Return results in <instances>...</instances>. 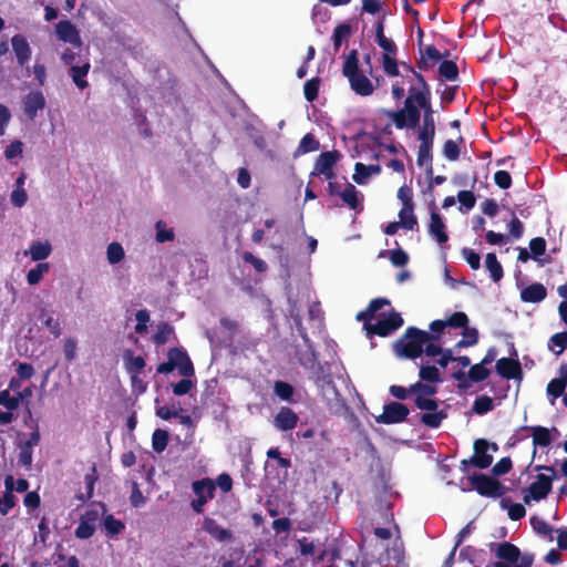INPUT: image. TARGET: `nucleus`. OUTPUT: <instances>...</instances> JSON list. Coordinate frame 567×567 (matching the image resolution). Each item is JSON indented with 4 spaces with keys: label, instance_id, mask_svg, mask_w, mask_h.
Here are the masks:
<instances>
[{
    "label": "nucleus",
    "instance_id": "obj_1",
    "mask_svg": "<svg viewBox=\"0 0 567 567\" xmlns=\"http://www.w3.org/2000/svg\"><path fill=\"white\" fill-rule=\"evenodd\" d=\"M432 336L416 327H408L404 333L394 342L393 351L398 358L417 359L423 354L424 346L431 341Z\"/></svg>",
    "mask_w": 567,
    "mask_h": 567
},
{
    "label": "nucleus",
    "instance_id": "obj_2",
    "mask_svg": "<svg viewBox=\"0 0 567 567\" xmlns=\"http://www.w3.org/2000/svg\"><path fill=\"white\" fill-rule=\"evenodd\" d=\"M536 470H544L549 472L550 475L538 474L528 488L524 492L523 501L529 504L530 501L539 502L547 497L553 487V480L556 477V470L553 466L537 465Z\"/></svg>",
    "mask_w": 567,
    "mask_h": 567
},
{
    "label": "nucleus",
    "instance_id": "obj_3",
    "mask_svg": "<svg viewBox=\"0 0 567 567\" xmlns=\"http://www.w3.org/2000/svg\"><path fill=\"white\" fill-rule=\"evenodd\" d=\"M420 105L416 101L406 97L404 101V107L398 111L384 110V114L392 120L395 127L399 130L403 128H415L421 118Z\"/></svg>",
    "mask_w": 567,
    "mask_h": 567
},
{
    "label": "nucleus",
    "instance_id": "obj_4",
    "mask_svg": "<svg viewBox=\"0 0 567 567\" xmlns=\"http://www.w3.org/2000/svg\"><path fill=\"white\" fill-rule=\"evenodd\" d=\"M414 405L422 411H429L421 414V423L431 429H437L441 426L443 420L447 417V413L444 410L439 409V401L432 398H414Z\"/></svg>",
    "mask_w": 567,
    "mask_h": 567
},
{
    "label": "nucleus",
    "instance_id": "obj_5",
    "mask_svg": "<svg viewBox=\"0 0 567 567\" xmlns=\"http://www.w3.org/2000/svg\"><path fill=\"white\" fill-rule=\"evenodd\" d=\"M468 480L481 496L498 498L506 492V487L498 480L486 474H473Z\"/></svg>",
    "mask_w": 567,
    "mask_h": 567
},
{
    "label": "nucleus",
    "instance_id": "obj_6",
    "mask_svg": "<svg viewBox=\"0 0 567 567\" xmlns=\"http://www.w3.org/2000/svg\"><path fill=\"white\" fill-rule=\"evenodd\" d=\"M192 487L196 498L192 501L190 506L195 513L202 514L206 503L214 498L216 486L210 478H203L194 481Z\"/></svg>",
    "mask_w": 567,
    "mask_h": 567
},
{
    "label": "nucleus",
    "instance_id": "obj_7",
    "mask_svg": "<svg viewBox=\"0 0 567 567\" xmlns=\"http://www.w3.org/2000/svg\"><path fill=\"white\" fill-rule=\"evenodd\" d=\"M474 454L468 460L461 462V467L466 471L468 465H474L477 468L484 470L491 466L493 463V456L487 453L489 450V442L485 439H477L474 441Z\"/></svg>",
    "mask_w": 567,
    "mask_h": 567
},
{
    "label": "nucleus",
    "instance_id": "obj_8",
    "mask_svg": "<svg viewBox=\"0 0 567 567\" xmlns=\"http://www.w3.org/2000/svg\"><path fill=\"white\" fill-rule=\"evenodd\" d=\"M404 321L401 315L391 310L385 319L378 320L372 326L367 327L368 336L388 337L403 326Z\"/></svg>",
    "mask_w": 567,
    "mask_h": 567
},
{
    "label": "nucleus",
    "instance_id": "obj_9",
    "mask_svg": "<svg viewBox=\"0 0 567 567\" xmlns=\"http://www.w3.org/2000/svg\"><path fill=\"white\" fill-rule=\"evenodd\" d=\"M410 414L409 408L396 401L384 404L382 414L375 416V422L379 424H396L402 423Z\"/></svg>",
    "mask_w": 567,
    "mask_h": 567
},
{
    "label": "nucleus",
    "instance_id": "obj_10",
    "mask_svg": "<svg viewBox=\"0 0 567 567\" xmlns=\"http://www.w3.org/2000/svg\"><path fill=\"white\" fill-rule=\"evenodd\" d=\"M494 548L495 556L498 559V561L494 563V567H513V564L517 563L519 559L520 550L512 543H492L491 550H494Z\"/></svg>",
    "mask_w": 567,
    "mask_h": 567
},
{
    "label": "nucleus",
    "instance_id": "obj_11",
    "mask_svg": "<svg viewBox=\"0 0 567 567\" xmlns=\"http://www.w3.org/2000/svg\"><path fill=\"white\" fill-rule=\"evenodd\" d=\"M340 157V152L336 150L321 153L316 159L311 175H323L326 179H334L336 173L333 167Z\"/></svg>",
    "mask_w": 567,
    "mask_h": 567
},
{
    "label": "nucleus",
    "instance_id": "obj_12",
    "mask_svg": "<svg viewBox=\"0 0 567 567\" xmlns=\"http://www.w3.org/2000/svg\"><path fill=\"white\" fill-rule=\"evenodd\" d=\"M517 357L516 350L513 353ZM495 369L498 375L506 380H522L523 370L517 358H501L496 361Z\"/></svg>",
    "mask_w": 567,
    "mask_h": 567
},
{
    "label": "nucleus",
    "instance_id": "obj_13",
    "mask_svg": "<svg viewBox=\"0 0 567 567\" xmlns=\"http://www.w3.org/2000/svg\"><path fill=\"white\" fill-rule=\"evenodd\" d=\"M415 85H411L409 89V95L408 97H411V100L416 101V103L422 106H427V104L431 103V89L427 84L425 78L422 74H417Z\"/></svg>",
    "mask_w": 567,
    "mask_h": 567
},
{
    "label": "nucleus",
    "instance_id": "obj_14",
    "mask_svg": "<svg viewBox=\"0 0 567 567\" xmlns=\"http://www.w3.org/2000/svg\"><path fill=\"white\" fill-rule=\"evenodd\" d=\"M44 107L45 97L41 91H32L23 99V112L30 121H33L38 112Z\"/></svg>",
    "mask_w": 567,
    "mask_h": 567
},
{
    "label": "nucleus",
    "instance_id": "obj_15",
    "mask_svg": "<svg viewBox=\"0 0 567 567\" xmlns=\"http://www.w3.org/2000/svg\"><path fill=\"white\" fill-rule=\"evenodd\" d=\"M59 40L74 47H81L82 40L76 27L69 20H61L55 27Z\"/></svg>",
    "mask_w": 567,
    "mask_h": 567
},
{
    "label": "nucleus",
    "instance_id": "obj_16",
    "mask_svg": "<svg viewBox=\"0 0 567 567\" xmlns=\"http://www.w3.org/2000/svg\"><path fill=\"white\" fill-rule=\"evenodd\" d=\"M168 358H173L175 368L178 369L179 374L186 378L194 375V365L187 352L179 348H172L167 353Z\"/></svg>",
    "mask_w": 567,
    "mask_h": 567
},
{
    "label": "nucleus",
    "instance_id": "obj_17",
    "mask_svg": "<svg viewBox=\"0 0 567 567\" xmlns=\"http://www.w3.org/2000/svg\"><path fill=\"white\" fill-rule=\"evenodd\" d=\"M303 343L305 348H297L295 353L299 364L308 370H313L318 367L322 371L310 338L308 337V342Z\"/></svg>",
    "mask_w": 567,
    "mask_h": 567
},
{
    "label": "nucleus",
    "instance_id": "obj_18",
    "mask_svg": "<svg viewBox=\"0 0 567 567\" xmlns=\"http://www.w3.org/2000/svg\"><path fill=\"white\" fill-rule=\"evenodd\" d=\"M430 225L429 233L431 236L435 238V240L441 245L449 240V236L445 231V224L443 221L442 216L439 214L437 208L433 204V208L431 209L430 215Z\"/></svg>",
    "mask_w": 567,
    "mask_h": 567
},
{
    "label": "nucleus",
    "instance_id": "obj_19",
    "mask_svg": "<svg viewBox=\"0 0 567 567\" xmlns=\"http://www.w3.org/2000/svg\"><path fill=\"white\" fill-rule=\"evenodd\" d=\"M299 421V416L289 406H281L275 416L274 424L280 431L293 430Z\"/></svg>",
    "mask_w": 567,
    "mask_h": 567
},
{
    "label": "nucleus",
    "instance_id": "obj_20",
    "mask_svg": "<svg viewBox=\"0 0 567 567\" xmlns=\"http://www.w3.org/2000/svg\"><path fill=\"white\" fill-rule=\"evenodd\" d=\"M547 297V289L540 282H534L520 290V300L527 303H538Z\"/></svg>",
    "mask_w": 567,
    "mask_h": 567
},
{
    "label": "nucleus",
    "instance_id": "obj_21",
    "mask_svg": "<svg viewBox=\"0 0 567 567\" xmlns=\"http://www.w3.org/2000/svg\"><path fill=\"white\" fill-rule=\"evenodd\" d=\"M421 109L423 110V124L419 128L417 138H434L435 121L432 103L427 104V106H422Z\"/></svg>",
    "mask_w": 567,
    "mask_h": 567
},
{
    "label": "nucleus",
    "instance_id": "obj_22",
    "mask_svg": "<svg viewBox=\"0 0 567 567\" xmlns=\"http://www.w3.org/2000/svg\"><path fill=\"white\" fill-rule=\"evenodd\" d=\"M11 44L18 63L23 66L31 56V49L27 39L21 34H16L11 39Z\"/></svg>",
    "mask_w": 567,
    "mask_h": 567
},
{
    "label": "nucleus",
    "instance_id": "obj_23",
    "mask_svg": "<svg viewBox=\"0 0 567 567\" xmlns=\"http://www.w3.org/2000/svg\"><path fill=\"white\" fill-rule=\"evenodd\" d=\"M203 529L218 542H228L233 538V533L217 524L214 518L206 517L203 523Z\"/></svg>",
    "mask_w": 567,
    "mask_h": 567
},
{
    "label": "nucleus",
    "instance_id": "obj_24",
    "mask_svg": "<svg viewBox=\"0 0 567 567\" xmlns=\"http://www.w3.org/2000/svg\"><path fill=\"white\" fill-rule=\"evenodd\" d=\"M351 89L361 96H369L373 93L374 86L372 82L362 73L359 72L349 79Z\"/></svg>",
    "mask_w": 567,
    "mask_h": 567
},
{
    "label": "nucleus",
    "instance_id": "obj_25",
    "mask_svg": "<svg viewBox=\"0 0 567 567\" xmlns=\"http://www.w3.org/2000/svg\"><path fill=\"white\" fill-rule=\"evenodd\" d=\"M6 492L0 497V514L7 515L17 504V498L13 495V476L7 475L4 478Z\"/></svg>",
    "mask_w": 567,
    "mask_h": 567
},
{
    "label": "nucleus",
    "instance_id": "obj_26",
    "mask_svg": "<svg viewBox=\"0 0 567 567\" xmlns=\"http://www.w3.org/2000/svg\"><path fill=\"white\" fill-rule=\"evenodd\" d=\"M90 69L91 64L89 60H84L81 62V64L71 65L70 68V75L72 81L80 90H84L89 86V82L85 80V78L90 72Z\"/></svg>",
    "mask_w": 567,
    "mask_h": 567
},
{
    "label": "nucleus",
    "instance_id": "obj_27",
    "mask_svg": "<svg viewBox=\"0 0 567 567\" xmlns=\"http://www.w3.org/2000/svg\"><path fill=\"white\" fill-rule=\"evenodd\" d=\"M442 58L443 55L436 49V47L431 44L426 47L424 52L421 51V58L416 62V65L421 71H427Z\"/></svg>",
    "mask_w": 567,
    "mask_h": 567
},
{
    "label": "nucleus",
    "instance_id": "obj_28",
    "mask_svg": "<svg viewBox=\"0 0 567 567\" xmlns=\"http://www.w3.org/2000/svg\"><path fill=\"white\" fill-rule=\"evenodd\" d=\"M417 164L427 165V173H432V147L434 138H419Z\"/></svg>",
    "mask_w": 567,
    "mask_h": 567
},
{
    "label": "nucleus",
    "instance_id": "obj_29",
    "mask_svg": "<svg viewBox=\"0 0 567 567\" xmlns=\"http://www.w3.org/2000/svg\"><path fill=\"white\" fill-rule=\"evenodd\" d=\"M381 173V166L378 164L365 165L363 163H355L354 165V174L352 176L353 181L362 185L367 182V179L372 175H379Z\"/></svg>",
    "mask_w": 567,
    "mask_h": 567
},
{
    "label": "nucleus",
    "instance_id": "obj_30",
    "mask_svg": "<svg viewBox=\"0 0 567 567\" xmlns=\"http://www.w3.org/2000/svg\"><path fill=\"white\" fill-rule=\"evenodd\" d=\"M124 358L126 360L127 372L131 374L132 383L134 384L137 375H140L145 368V360L141 355L132 357L131 351H127Z\"/></svg>",
    "mask_w": 567,
    "mask_h": 567
},
{
    "label": "nucleus",
    "instance_id": "obj_31",
    "mask_svg": "<svg viewBox=\"0 0 567 567\" xmlns=\"http://www.w3.org/2000/svg\"><path fill=\"white\" fill-rule=\"evenodd\" d=\"M51 251L52 246L49 241H33L25 255L29 254L32 260L40 261L47 259Z\"/></svg>",
    "mask_w": 567,
    "mask_h": 567
},
{
    "label": "nucleus",
    "instance_id": "obj_32",
    "mask_svg": "<svg viewBox=\"0 0 567 567\" xmlns=\"http://www.w3.org/2000/svg\"><path fill=\"white\" fill-rule=\"evenodd\" d=\"M530 525L533 530L539 535L540 537L553 542L554 539V528L543 518L534 515L530 517Z\"/></svg>",
    "mask_w": 567,
    "mask_h": 567
},
{
    "label": "nucleus",
    "instance_id": "obj_33",
    "mask_svg": "<svg viewBox=\"0 0 567 567\" xmlns=\"http://www.w3.org/2000/svg\"><path fill=\"white\" fill-rule=\"evenodd\" d=\"M320 148L319 141L315 137L312 133H307L300 141L297 150L293 153V157H298L300 155L316 152Z\"/></svg>",
    "mask_w": 567,
    "mask_h": 567
},
{
    "label": "nucleus",
    "instance_id": "obj_34",
    "mask_svg": "<svg viewBox=\"0 0 567 567\" xmlns=\"http://www.w3.org/2000/svg\"><path fill=\"white\" fill-rule=\"evenodd\" d=\"M485 266L489 271V276L494 282H498L503 278V267L494 252H488L486 255Z\"/></svg>",
    "mask_w": 567,
    "mask_h": 567
},
{
    "label": "nucleus",
    "instance_id": "obj_35",
    "mask_svg": "<svg viewBox=\"0 0 567 567\" xmlns=\"http://www.w3.org/2000/svg\"><path fill=\"white\" fill-rule=\"evenodd\" d=\"M352 33V27L344 22L338 24L332 34V42H333V50L334 52H338L340 47L342 45V42L348 40Z\"/></svg>",
    "mask_w": 567,
    "mask_h": 567
},
{
    "label": "nucleus",
    "instance_id": "obj_36",
    "mask_svg": "<svg viewBox=\"0 0 567 567\" xmlns=\"http://www.w3.org/2000/svg\"><path fill=\"white\" fill-rule=\"evenodd\" d=\"M441 81H455L458 79V68L454 61L444 60L439 66Z\"/></svg>",
    "mask_w": 567,
    "mask_h": 567
},
{
    "label": "nucleus",
    "instance_id": "obj_37",
    "mask_svg": "<svg viewBox=\"0 0 567 567\" xmlns=\"http://www.w3.org/2000/svg\"><path fill=\"white\" fill-rule=\"evenodd\" d=\"M359 72L360 71H359L358 51L355 49H353L346 56L343 68H342V74L349 79L350 76H352Z\"/></svg>",
    "mask_w": 567,
    "mask_h": 567
},
{
    "label": "nucleus",
    "instance_id": "obj_38",
    "mask_svg": "<svg viewBox=\"0 0 567 567\" xmlns=\"http://www.w3.org/2000/svg\"><path fill=\"white\" fill-rule=\"evenodd\" d=\"M548 349L559 355L567 349V331L553 334L548 341Z\"/></svg>",
    "mask_w": 567,
    "mask_h": 567
},
{
    "label": "nucleus",
    "instance_id": "obj_39",
    "mask_svg": "<svg viewBox=\"0 0 567 567\" xmlns=\"http://www.w3.org/2000/svg\"><path fill=\"white\" fill-rule=\"evenodd\" d=\"M103 527L109 537H114L124 530L125 525L122 520L115 518L112 514H107L103 519Z\"/></svg>",
    "mask_w": 567,
    "mask_h": 567
},
{
    "label": "nucleus",
    "instance_id": "obj_40",
    "mask_svg": "<svg viewBox=\"0 0 567 567\" xmlns=\"http://www.w3.org/2000/svg\"><path fill=\"white\" fill-rule=\"evenodd\" d=\"M464 143V137L458 135L457 141L447 140L443 145V154L449 161H457L461 154L458 144Z\"/></svg>",
    "mask_w": 567,
    "mask_h": 567
},
{
    "label": "nucleus",
    "instance_id": "obj_41",
    "mask_svg": "<svg viewBox=\"0 0 567 567\" xmlns=\"http://www.w3.org/2000/svg\"><path fill=\"white\" fill-rule=\"evenodd\" d=\"M358 194L359 192L357 188L352 184L348 183L339 196L341 197L342 202L347 204L351 209H357L359 206Z\"/></svg>",
    "mask_w": 567,
    "mask_h": 567
},
{
    "label": "nucleus",
    "instance_id": "obj_42",
    "mask_svg": "<svg viewBox=\"0 0 567 567\" xmlns=\"http://www.w3.org/2000/svg\"><path fill=\"white\" fill-rule=\"evenodd\" d=\"M463 338L458 340L455 344V348H467L473 347L478 342V331L476 328H470L466 324V328H463Z\"/></svg>",
    "mask_w": 567,
    "mask_h": 567
},
{
    "label": "nucleus",
    "instance_id": "obj_43",
    "mask_svg": "<svg viewBox=\"0 0 567 567\" xmlns=\"http://www.w3.org/2000/svg\"><path fill=\"white\" fill-rule=\"evenodd\" d=\"M412 394L421 398H432L437 393V388L429 382L417 381L411 384Z\"/></svg>",
    "mask_w": 567,
    "mask_h": 567
},
{
    "label": "nucleus",
    "instance_id": "obj_44",
    "mask_svg": "<svg viewBox=\"0 0 567 567\" xmlns=\"http://www.w3.org/2000/svg\"><path fill=\"white\" fill-rule=\"evenodd\" d=\"M97 478H99V475H97V471H96V464L93 463L90 468V473H87L84 477L85 485H86V493H85V495L80 494L78 496L79 499L86 501L92 497L93 491H94V485H95Z\"/></svg>",
    "mask_w": 567,
    "mask_h": 567
},
{
    "label": "nucleus",
    "instance_id": "obj_45",
    "mask_svg": "<svg viewBox=\"0 0 567 567\" xmlns=\"http://www.w3.org/2000/svg\"><path fill=\"white\" fill-rule=\"evenodd\" d=\"M274 393L282 401L292 402L295 389L286 381H276L274 384Z\"/></svg>",
    "mask_w": 567,
    "mask_h": 567
},
{
    "label": "nucleus",
    "instance_id": "obj_46",
    "mask_svg": "<svg viewBox=\"0 0 567 567\" xmlns=\"http://www.w3.org/2000/svg\"><path fill=\"white\" fill-rule=\"evenodd\" d=\"M168 432L162 429H157L153 432L152 435V447L156 453H162L165 451L168 444Z\"/></svg>",
    "mask_w": 567,
    "mask_h": 567
},
{
    "label": "nucleus",
    "instance_id": "obj_47",
    "mask_svg": "<svg viewBox=\"0 0 567 567\" xmlns=\"http://www.w3.org/2000/svg\"><path fill=\"white\" fill-rule=\"evenodd\" d=\"M533 431V443L535 446H542L547 447L550 442V433L547 427L544 426H534L532 427Z\"/></svg>",
    "mask_w": 567,
    "mask_h": 567
},
{
    "label": "nucleus",
    "instance_id": "obj_48",
    "mask_svg": "<svg viewBox=\"0 0 567 567\" xmlns=\"http://www.w3.org/2000/svg\"><path fill=\"white\" fill-rule=\"evenodd\" d=\"M289 317L292 319V321L296 326V329H297L299 336L301 337V339L303 340V342H308L307 329L303 327L302 317H301L300 310L297 307L296 302H293V305L289 309Z\"/></svg>",
    "mask_w": 567,
    "mask_h": 567
},
{
    "label": "nucleus",
    "instance_id": "obj_49",
    "mask_svg": "<svg viewBox=\"0 0 567 567\" xmlns=\"http://www.w3.org/2000/svg\"><path fill=\"white\" fill-rule=\"evenodd\" d=\"M174 333V328L168 322H161L157 330L153 336V341L157 346H162L168 341L171 334Z\"/></svg>",
    "mask_w": 567,
    "mask_h": 567
},
{
    "label": "nucleus",
    "instance_id": "obj_50",
    "mask_svg": "<svg viewBox=\"0 0 567 567\" xmlns=\"http://www.w3.org/2000/svg\"><path fill=\"white\" fill-rule=\"evenodd\" d=\"M125 257V251L122 245L117 241H113L107 246L106 258L111 265L118 264Z\"/></svg>",
    "mask_w": 567,
    "mask_h": 567
},
{
    "label": "nucleus",
    "instance_id": "obj_51",
    "mask_svg": "<svg viewBox=\"0 0 567 567\" xmlns=\"http://www.w3.org/2000/svg\"><path fill=\"white\" fill-rule=\"evenodd\" d=\"M419 377L422 381L429 383L441 382V373L435 365H421Z\"/></svg>",
    "mask_w": 567,
    "mask_h": 567
},
{
    "label": "nucleus",
    "instance_id": "obj_52",
    "mask_svg": "<svg viewBox=\"0 0 567 567\" xmlns=\"http://www.w3.org/2000/svg\"><path fill=\"white\" fill-rule=\"evenodd\" d=\"M494 406V401L491 396L481 395L475 399L473 404V411L478 415H483L492 411Z\"/></svg>",
    "mask_w": 567,
    "mask_h": 567
},
{
    "label": "nucleus",
    "instance_id": "obj_53",
    "mask_svg": "<svg viewBox=\"0 0 567 567\" xmlns=\"http://www.w3.org/2000/svg\"><path fill=\"white\" fill-rule=\"evenodd\" d=\"M413 208L402 207L399 212L400 224L403 228L412 230L417 225V219L413 214Z\"/></svg>",
    "mask_w": 567,
    "mask_h": 567
},
{
    "label": "nucleus",
    "instance_id": "obj_54",
    "mask_svg": "<svg viewBox=\"0 0 567 567\" xmlns=\"http://www.w3.org/2000/svg\"><path fill=\"white\" fill-rule=\"evenodd\" d=\"M491 374V371L485 367V364H482V362L476 363L470 368L468 371V379L472 382H482L486 380Z\"/></svg>",
    "mask_w": 567,
    "mask_h": 567
},
{
    "label": "nucleus",
    "instance_id": "obj_55",
    "mask_svg": "<svg viewBox=\"0 0 567 567\" xmlns=\"http://www.w3.org/2000/svg\"><path fill=\"white\" fill-rule=\"evenodd\" d=\"M320 82L321 81L319 78H312L305 83L303 94L305 99L308 102H313L315 100H317L319 94Z\"/></svg>",
    "mask_w": 567,
    "mask_h": 567
},
{
    "label": "nucleus",
    "instance_id": "obj_56",
    "mask_svg": "<svg viewBox=\"0 0 567 567\" xmlns=\"http://www.w3.org/2000/svg\"><path fill=\"white\" fill-rule=\"evenodd\" d=\"M241 258L245 262L250 264L254 267V269L259 274L266 272L268 270V265L266 264V261L262 260L261 258L256 257L250 251H245Z\"/></svg>",
    "mask_w": 567,
    "mask_h": 567
},
{
    "label": "nucleus",
    "instance_id": "obj_57",
    "mask_svg": "<svg viewBox=\"0 0 567 567\" xmlns=\"http://www.w3.org/2000/svg\"><path fill=\"white\" fill-rule=\"evenodd\" d=\"M383 70L389 76L400 75L399 62L395 55L384 54L382 58Z\"/></svg>",
    "mask_w": 567,
    "mask_h": 567
},
{
    "label": "nucleus",
    "instance_id": "obj_58",
    "mask_svg": "<svg viewBox=\"0 0 567 567\" xmlns=\"http://www.w3.org/2000/svg\"><path fill=\"white\" fill-rule=\"evenodd\" d=\"M567 388V383L558 378L551 379L547 384V394L553 399L561 396Z\"/></svg>",
    "mask_w": 567,
    "mask_h": 567
},
{
    "label": "nucleus",
    "instance_id": "obj_59",
    "mask_svg": "<svg viewBox=\"0 0 567 567\" xmlns=\"http://www.w3.org/2000/svg\"><path fill=\"white\" fill-rule=\"evenodd\" d=\"M447 327L451 328H466V324H468V317L465 312L456 311L453 312L446 320Z\"/></svg>",
    "mask_w": 567,
    "mask_h": 567
},
{
    "label": "nucleus",
    "instance_id": "obj_60",
    "mask_svg": "<svg viewBox=\"0 0 567 567\" xmlns=\"http://www.w3.org/2000/svg\"><path fill=\"white\" fill-rule=\"evenodd\" d=\"M20 452L18 455V462L20 465H22L25 468H30L33 461V449L28 447L27 445H23L19 442L18 444Z\"/></svg>",
    "mask_w": 567,
    "mask_h": 567
},
{
    "label": "nucleus",
    "instance_id": "obj_61",
    "mask_svg": "<svg viewBox=\"0 0 567 567\" xmlns=\"http://www.w3.org/2000/svg\"><path fill=\"white\" fill-rule=\"evenodd\" d=\"M156 236L155 239L157 243H166L172 241L175 238V234L173 229H166L165 225L162 220L156 223Z\"/></svg>",
    "mask_w": 567,
    "mask_h": 567
},
{
    "label": "nucleus",
    "instance_id": "obj_62",
    "mask_svg": "<svg viewBox=\"0 0 567 567\" xmlns=\"http://www.w3.org/2000/svg\"><path fill=\"white\" fill-rule=\"evenodd\" d=\"M389 258L395 267H403L409 262V255L401 248L390 250Z\"/></svg>",
    "mask_w": 567,
    "mask_h": 567
},
{
    "label": "nucleus",
    "instance_id": "obj_63",
    "mask_svg": "<svg viewBox=\"0 0 567 567\" xmlns=\"http://www.w3.org/2000/svg\"><path fill=\"white\" fill-rule=\"evenodd\" d=\"M94 532L95 526L81 519L78 527L75 528L74 534L80 539H89L94 535Z\"/></svg>",
    "mask_w": 567,
    "mask_h": 567
},
{
    "label": "nucleus",
    "instance_id": "obj_64",
    "mask_svg": "<svg viewBox=\"0 0 567 567\" xmlns=\"http://www.w3.org/2000/svg\"><path fill=\"white\" fill-rule=\"evenodd\" d=\"M462 256L465 258L466 262L473 270H477L481 267V257L480 255L468 247H464L462 249Z\"/></svg>",
    "mask_w": 567,
    "mask_h": 567
}]
</instances>
